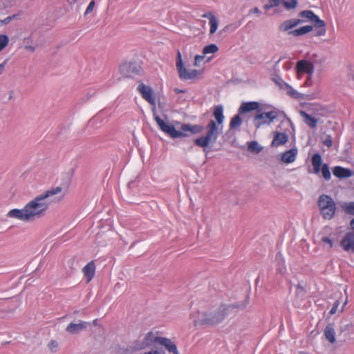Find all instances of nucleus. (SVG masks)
I'll return each instance as SVG.
<instances>
[{
	"instance_id": "obj_41",
	"label": "nucleus",
	"mask_w": 354,
	"mask_h": 354,
	"mask_svg": "<svg viewBox=\"0 0 354 354\" xmlns=\"http://www.w3.org/2000/svg\"><path fill=\"white\" fill-rule=\"evenodd\" d=\"M339 305V301L338 300H336L330 310V315H334L337 312Z\"/></svg>"
},
{
	"instance_id": "obj_53",
	"label": "nucleus",
	"mask_w": 354,
	"mask_h": 354,
	"mask_svg": "<svg viewBox=\"0 0 354 354\" xmlns=\"http://www.w3.org/2000/svg\"><path fill=\"white\" fill-rule=\"evenodd\" d=\"M301 354H305L304 353H301Z\"/></svg>"
},
{
	"instance_id": "obj_10",
	"label": "nucleus",
	"mask_w": 354,
	"mask_h": 354,
	"mask_svg": "<svg viewBox=\"0 0 354 354\" xmlns=\"http://www.w3.org/2000/svg\"><path fill=\"white\" fill-rule=\"evenodd\" d=\"M296 69L299 76L304 73H307L308 75V80L306 81L305 85H310L311 75L314 72L313 64L306 60H300L297 63Z\"/></svg>"
},
{
	"instance_id": "obj_49",
	"label": "nucleus",
	"mask_w": 354,
	"mask_h": 354,
	"mask_svg": "<svg viewBox=\"0 0 354 354\" xmlns=\"http://www.w3.org/2000/svg\"><path fill=\"white\" fill-rule=\"evenodd\" d=\"M351 228L354 230V218L351 220L350 223Z\"/></svg>"
},
{
	"instance_id": "obj_14",
	"label": "nucleus",
	"mask_w": 354,
	"mask_h": 354,
	"mask_svg": "<svg viewBox=\"0 0 354 354\" xmlns=\"http://www.w3.org/2000/svg\"><path fill=\"white\" fill-rule=\"evenodd\" d=\"M89 324L88 322L84 321H80V322L77 324L71 322L67 326L66 331L72 335L78 334L86 330Z\"/></svg>"
},
{
	"instance_id": "obj_36",
	"label": "nucleus",
	"mask_w": 354,
	"mask_h": 354,
	"mask_svg": "<svg viewBox=\"0 0 354 354\" xmlns=\"http://www.w3.org/2000/svg\"><path fill=\"white\" fill-rule=\"evenodd\" d=\"M274 82L277 84L281 89H285L288 86V83L285 82L280 76H277L273 78Z\"/></svg>"
},
{
	"instance_id": "obj_24",
	"label": "nucleus",
	"mask_w": 354,
	"mask_h": 354,
	"mask_svg": "<svg viewBox=\"0 0 354 354\" xmlns=\"http://www.w3.org/2000/svg\"><path fill=\"white\" fill-rule=\"evenodd\" d=\"M324 335L326 339L331 344L335 342V332L333 324H328L324 329Z\"/></svg>"
},
{
	"instance_id": "obj_37",
	"label": "nucleus",
	"mask_w": 354,
	"mask_h": 354,
	"mask_svg": "<svg viewBox=\"0 0 354 354\" xmlns=\"http://www.w3.org/2000/svg\"><path fill=\"white\" fill-rule=\"evenodd\" d=\"M345 211L347 214L354 215V202H351L346 204Z\"/></svg>"
},
{
	"instance_id": "obj_28",
	"label": "nucleus",
	"mask_w": 354,
	"mask_h": 354,
	"mask_svg": "<svg viewBox=\"0 0 354 354\" xmlns=\"http://www.w3.org/2000/svg\"><path fill=\"white\" fill-rule=\"evenodd\" d=\"M164 342L165 343L163 346L169 353H171L172 354H179L177 346L171 339L167 338V339L165 340Z\"/></svg>"
},
{
	"instance_id": "obj_4",
	"label": "nucleus",
	"mask_w": 354,
	"mask_h": 354,
	"mask_svg": "<svg viewBox=\"0 0 354 354\" xmlns=\"http://www.w3.org/2000/svg\"><path fill=\"white\" fill-rule=\"evenodd\" d=\"M167 337L156 336L151 331L148 332L142 339H138L133 342L132 345L127 348L129 354L133 351H140L149 347L158 348L159 345L163 346Z\"/></svg>"
},
{
	"instance_id": "obj_16",
	"label": "nucleus",
	"mask_w": 354,
	"mask_h": 354,
	"mask_svg": "<svg viewBox=\"0 0 354 354\" xmlns=\"http://www.w3.org/2000/svg\"><path fill=\"white\" fill-rule=\"evenodd\" d=\"M340 245L345 251L354 252V233H347L342 239Z\"/></svg>"
},
{
	"instance_id": "obj_46",
	"label": "nucleus",
	"mask_w": 354,
	"mask_h": 354,
	"mask_svg": "<svg viewBox=\"0 0 354 354\" xmlns=\"http://www.w3.org/2000/svg\"><path fill=\"white\" fill-rule=\"evenodd\" d=\"M6 63H7V60H5V61H3V62L0 64V75H1V74L3 73V71H4Z\"/></svg>"
},
{
	"instance_id": "obj_6",
	"label": "nucleus",
	"mask_w": 354,
	"mask_h": 354,
	"mask_svg": "<svg viewBox=\"0 0 354 354\" xmlns=\"http://www.w3.org/2000/svg\"><path fill=\"white\" fill-rule=\"evenodd\" d=\"M232 308L234 306L221 304L216 309L207 312V326H215L222 322Z\"/></svg>"
},
{
	"instance_id": "obj_40",
	"label": "nucleus",
	"mask_w": 354,
	"mask_h": 354,
	"mask_svg": "<svg viewBox=\"0 0 354 354\" xmlns=\"http://www.w3.org/2000/svg\"><path fill=\"white\" fill-rule=\"evenodd\" d=\"M95 4V0H92L89 3V4L88 5V6L86 9V11H85V13H84L85 15L89 14L90 12H91L93 11Z\"/></svg>"
},
{
	"instance_id": "obj_23",
	"label": "nucleus",
	"mask_w": 354,
	"mask_h": 354,
	"mask_svg": "<svg viewBox=\"0 0 354 354\" xmlns=\"http://www.w3.org/2000/svg\"><path fill=\"white\" fill-rule=\"evenodd\" d=\"M300 115L304 119V122L311 129H315L317 127L318 120L312 117L306 112L301 111Z\"/></svg>"
},
{
	"instance_id": "obj_20",
	"label": "nucleus",
	"mask_w": 354,
	"mask_h": 354,
	"mask_svg": "<svg viewBox=\"0 0 354 354\" xmlns=\"http://www.w3.org/2000/svg\"><path fill=\"white\" fill-rule=\"evenodd\" d=\"M288 140V136L286 133L276 132L271 145L272 147H279L286 144Z\"/></svg>"
},
{
	"instance_id": "obj_12",
	"label": "nucleus",
	"mask_w": 354,
	"mask_h": 354,
	"mask_svg": "<svg viewBox=\"0 0 354 354\" xmlns=\"http://www.w3.org/2000/svg\"><path fill=\"white\" fill-rule=\"evenodd\" d=\"M137 89L146 101H147L151 105H155V97L153 96V90L150 86H146L143 83H141L138 86Z\"/></svg>"
},
{
	"instance_id": "obj_33",
	"label": "nucleus",
	"mask_w": 354,
	"mask_h": 354,
	"mask_svg": "<svg viewBox=\"0 0 354 354\" xmlns=\"http://www.w3.org/2000/svg\"><path fill=\"white\" fill-rule=\"evenodd\" d=\"M284 90L287 91V93L295 99H299L300 97V93L295 90L290 85L288 84Z\"/></svg>"
},
{
	"instance_id": "obj_30",
	"label": "nucleus",
	"mask_w": 354,
	"mask_h": 354,
	"mask_svg": "<svg viewBox=\"0 0 354 354\" xmlns=\"http://www.w3.org/2000/svg\"><path fill=\"white\" fill-rule=\"evenodd\" d=\"M209 24L210 26L209 33L212 35L216 31L218 24L216 18L214 15H211Z\"/></svg>"
},
{
	"instance_id": "obj_22",
	"label": "nucleus",
	"mask_w": 354,
	"mask_h": 354,
	"mask_svg": "<svg viewBox=\"0 0 354 354\" xmlns=\"http://www.w3.org/2000/svg\"><path fill=\"white\" fill-rule=\"evenodd\" d=\"M83 272L87 279V281H90L95 275V266L93 261H90L83 268Z\"/></svg>"
},
{
	"instance_id": "obj_26",
	"label": "nucleus",
	"mask_w": 354,
	"mask_h": 354,
	"mask_svg": "<svg viewBox=\"0 0 354 354\" xmlns=\"http://www.w3.org/2000/svg\"><path fill=\"white\" fill-rule=\"evenodd\" d=\"M240 115L241 114L238 113L237 115H235L234 116H233L232 118L231 119V121L230 122V130L236 129L237 128L240 127V126L241 125L242 120H241Z\"/></svg>"
},
{
	"instance_id": "obj_9",
	"label": "nucleus",
	"mask_w": 354,
	"mask_h": 354,
	"mask_svg": "<svg viewBox=\"0 0 354 354\" xmlns=\"http://www.w3.org/2000/svg\"><path fill=\"white\" fill-rule=\"evenodd\" d=\"M278 116L277 111L272 110L268 112H261L258 110L254 119V123L256 127L259 128L261 125L270 124Z\"/></svg>"
},
{
	"instance_id": "obj_25",
	"label": "nucleus",
	"mask_w": 354,
	"mask_h": 354,
	"mask_svg": "<svg viewBox=\"0 0 354 354\" xmlns=\"http://www.w3.org/2000/svg\"><path fill=\"white\" fill-rule=\"evenodd\" d=\"M322 163V158L319 153H315L312 157V165L313 166V172L318 174L320 172V168Z\"/></svg>"
},
{
	"instance_id": "obj_45",
	"label": "nucleus",
	"mask_w": 354,
	"mask_h": 354,
	"mask_svg": "<svg viewBox=\"0 0 354 354\" xmlns=\"http://www.w3.org/2000/svg\"><path fill=\"white\" fill-rule=\"evenodd\" d=\"M11 19H12V17H10V16L7 17L5 19L0 20V24H7L11 21Z\"/></svg>"
},
{
	"instance_id": "obj_48",
	"label": "nucleus",
	"mask_w": 354,
	"mask_h": 354,
	"mask_svg": "<svg viewBox=\"0 0 354 354\" xmlns=\"http://www.w3.org/2000/svg\"><path fill=\"white\" fill-rule=\"evenodd\" d=\"M175 92L176 93H184L185 91L184 90H182V89L176 88L175 89Z\"/></svg>"
},
{
	"instance_id": "obj_31",
	"label": "nucleus",
	"mask_w": 354,
	"mask_h": 354,
	"mask_svg": "<svg viewBox=\"0 0 354 354\" xmlns=\"http://www.w3.org/2000/svg\"><path fill=\"white\" fill-rule=\"evenodd\" d=\"M282 5L287 9H295L298 5L297 0H283Z\"/></svg>"
},
{
	"instance_id": "obj_8",
	"label": "nucleus",
	"mask_w": 354,
	"mask_h": 354,
	"mask_svg": "<svg viewBox=\"0 0 354 354\" xmlns=\"http://www.w3.org/2000/svg\"><path fill=\"white\" fill-rule=\"evenodd\" d=\"M176 67L181 80H190L196 78L199 74L198 71L196 69H187L183 66L182 56L180 50H178Z\"/></svg>"
},
{
	"instance_id": "obj_7",
	"label": "nucleus",
	"mask_w": 354,
	"mask_h": 354,
	"mask_svg": "<svg viewBox=\"0 0 354 354\" xmlns=\"http://www.w3.org/2000/svg\"><path fill=\"white\" fill-rule=\"evenodd\" d=\"M153 117L160 130L168 134L172 138L187 136V134L183 131L176 130L174 125L165 122L163 120H162L158 115L155 114L154 113Z\"/></svg>"
},
{
	"instance_id": "obj_38",
	"label": "nucleus",
	"mask_w": 354,
	"mask_h": 354,
	"mask_svg": "<svg viewBox=\"0 0 354 354\" xmlns=\"http://www.w3.org/2000/svg\"><path fill=\"white\" fill-rule=\"evenodd\" d=\"M204 58H205V55H196L195 56V59H194V66H199L201 62L203 61Z\"/></svg>"
},
{
	"instance_id": "obj_21",
	"label": "nucleus",
	"mask_w": 354,
	"mask_h": 354,
	"mask_svg": "<svg viewBox=\"0 0 354 354\" xmlns=\"http://www.w3.org/2000/svg\"><path fill=\"white\" fill-rule=\"evenodd\" d=\"M204 129V126L201 124H183L181 126V129L184 133L189 131L193 134H198L201 133Z\"/></svg>"
},
{
	"instance_id": "obj_35",
	"label": "nucleus",
	"mask_w": 354,
	"mask_h": 354,
	"mask_svg": "<svg viewBox=\"0 0 354 354\" xmlns=\"http://www.w3.org/2000/svg\"><path fill=\"white\" fill-rule=\"evenodd\" d=\"M9 42V37L6 35H0V52L7 46Z\"/></svg>"
},
{
	"instance_id": "obj_27",
	"label": "nucleus",
	"mask_w": 354,
	"mask_h": 354,
	"mask_svg": "<svg viewBox=\"0 0 354 354\" xmlns=\"http://www.w3.org/2000/svg\"><path fill=\"white\" fill-rule=\"evenodd\" d=\"M248 149L250 152L257 154L262 151L263 147L259 145L257 141L253 140L248 142Z\"/></svg>"
},
{
	"instance_id": "obj_39",
	"label": "nucleus",
	"mask_w": 354,
	"mask_h": 354,
	"mask_svg": "<svg viewBox=\"0 0 354 354\" xmlns=\"http://www.w3.org/2000/svg\"><path fill=\"white\" fill-rule=\"evenodd\" d=\"M324 145L330 147L333 145V139L330 135H327L323 141Z\"/></svg>"
},
{
	"instance_id": "obj_5",
	"label": "nucleus",
	"mask_w": 354,
	"mask_h": 354,
	"mask_svg": "<svg viewBox=\"0 0 354 354\" xmlns=\"http://www.w3.org/2000/svg\"><path fill=\"white\" fill-rule=\"evenodd\" d=\"M318 206L324 218L330 220L334 216L336 206L335 201L330 196L321 195L318 200Z\"/></svg>"
},
{
	"instance_id": "obj_43",
	"label": "nucleus",
	"mask_w": 354,
	"mask_h": 354,
	"mask_svg": "<svg viewBox=\"0 0 354 354\" xmlns=\"http://www.w3.org/2000/svg\"><path fill=\"white\" fill-rule=\"evenodd\" d=\"M249 13H254V14H258L260 15L261 13V10L257 8L254 7L250 10Z\"/></svg>"
},
{
	"instance_id": "obj_11",
	"label": "nucleus",
	"mask_w": 354,
	"mask_h": 354,
	"mask_svg": "<svg viewBox=\"0 0 354 354\" xmlns=\"http://www.w3.org/2000/svg\"><path fill=\"white\" fill-rule=\"evenodd\" d=\"M120 71L124 76L132 77L134 75H139L142 68L138 63L129 62L122 64L120 66Z\"/></svg>"
},
{
	"instance_id": "obj_13",
	"label": "nucleus",
	"mask_w": 354,
	"mask_h": 354,
	"mask_svg": "<svg viewBox=\"0 0 354 354\" xmlns=\"http://www.w3.org/2000/svg\"><path fill=\"white\" fill-rule=\"evenodd\" d=\"M189 317L195 326H207V323H206L207 322V312L194 311L190 314Z\"/></svg>"
},
{
	"instance_id": "obj_51",
	"label": "nucleus",
	"mask_w": 354,
	"mask_h": 354,
	"mask_svg": "<svg viewBox=\"0 0 354 354\" xmlns=\"http://www.w3.org/2000/svg\"><path fill=\"white\" fill-rule=\"evenodd\" d=\"M12 93H13V92L12 91V92L10 93V97H9V98H10V99H11V98H12Z\"/></svg>"
},
{
	"instance_id": "obj_42",
	"label": "nucleus",
	"mask_w": 354,
	"mask_h": 354,
	"mask_svg": "<svg viewBox=\"0 0 354 354\" xmlns=\"http://www.w3.org/2000/svg\"><path fill=\"white\" fill-rule=\"evenodd\" d=\"M322 241L324 243H326L328 244L330 248L333 247V241L330 238H328V237H323L322 239Z\"/></svg>"
},
{
	"instance_id": "obj_34",
	"label": "nucleus",
	"mask_w": 354,
	"mask_h": 354,
	"mask_svg": "<svg viewBox=\"0 0 354 354\" xmlns=\"http://www.w3.org/2000/svg\"><path fill=\"white\" fill-rule=\"evenodd\" d=\"M283 0H269L268 3L266 4L263 8L265 10H268L272 8L277 7L282 4Z\"/></svg>"
},
{
	"instance_id": "obj_32",
	"label": "nucleus",
	"mask_w": 354,
	"mask_h": 354,
	"mask_svg": "<svg viewBox=\"0 0 354 354\" xmlns=\"http://www.w3.org/2000/svg\"><path fill=\"white\" fill-rule=\"evenodd\" d=\"M218 50V47L217 45L214 44H211L209 45L205 46L203 50V55H207L209 53H214Z\"/></svg>"
},
{
	"instance_id": "obj_15",
	"label": "nucleus",
	"mask_w": 354,
	"mask_h": 354,
	"mask_svg": "<svg viewBox=\"0 0 354 354\" xmlns=\"http://www.w3.org/2000/svg\"><path fill=\"white\" fill-rule=\"evenodd\" d=\"M298 153V149L297 147H292L289 150H287L283 153H280V158L279 160L286 163V164H290L293 162L297 158Z\"/></svg>"
},
{
	"instance_id": "obj_52",
	"label": "nucleus",
	"mask_w": 354,
	"mask_h": 354,
	"mask_svg": "<svg viewBox=\"0 0 354 354\" xmlns=\"http://www.w3.org/2000/svg\"><path fill=\"white\" fill-rule=\"evenodd\" d=\"M96 322H97V319H95V320L93 321V324H96Z\"/></svg>"
},
{
	"instance_id": "obj_47",
	"label": "nucleus",
	"mask_w": 354,
	"mask_h": 354,
	"mask_svg": "<svg viewBox=\"0 0 354 354\" xmlns=\"http://www.w3.org/2000/svg\"><path fill=\"white\" fill-rule=\"evenodd\" d=\"M211 15H212V13H211V12H207V13L204 14V15H203V17H205V18H208V19H210V17H211Z\"/></svg>"
},
{
	"instance_id": "obj_44",
	"label": "nucleus",
	"mask_w": 354,
	"mask_h": 354,
	"mask_svg": "<svg viewBox=\"0 0 354 354\" xmlns=\"http://www.w3.org/2000/svg\"><path fill=\"white\" fill-rule=\"evenodd\" d=\"M147 354H165V352L161 350H151Z\"/></svg>"
},
{
	"instance_id": "obj_19",
	"label": "nucleus",
	"mask_w": 354,
	"mask_h": 354,
	"mask_svg": "<svg viewBox=\"0 0 354 354\" xmlns=\"http://www.w3.org/2000/svg\"><path fill=\"white\" fill-rule=\"evenodd\" d=\"M213 116L215 118L216 124L220 127L221 130L223 128V123L225 119V116L223 115V107L222 105L216 106L214 109Z\"/></svg>"
},
{
	"instance_id": "obj_17",
	"label": "nucleus",
	"mask_w": 354,
	"mask_h": 354,
	"mask_svg": "<svg viewBox=\"0 0 354 354\" xmlns=\"http://www.w3.org/2000/svg\"><path fill=\"white\" fill-rule=\"evenodd\" d=\"M335 176L338 178H347L353 176V172L348 168H344L341 166H336L333 169Z\"/></svg>"
},
{
	"instance_id": "obj_3",
	"label": "nucleus",
	"mask_w": 354,
	"mask_h": 354,
	"mask_svg": "<svg viewBox=\"0 0 354 354\" xmlns=\"http://www.w3.org/2000/svg\"><path fill=\"white\" fill-rule=\"evenodd\" d=\"M207 132L205 136L194 140V143L200 147L203 148L205 152H208L207 148L209 145L216 143L220 135V127L216 124V121L210 120L205 127Z\"/></svg>"
},
{
	"instance_id": "obj_29",
	"label": "nucleus",
	"mask_w": 354,
	"mask_h": 354,
	"mask_svg": "<svg viewBox=\"0 0 354 354\" xmlns=\"http://www.w3.org/2000/svg\"><path fill=\"white\" fill-rule=\"evenodd\" d=\"M320 172H322V176L325 180L328 181L330 179L331 174L328 164L324 163L322 165V168H320Z\"/></svg>"
},
{
	"instance_id": "obj_1",
	"label": "nucleus",
	"mask_w": 354,
	"mask_h": 354,
	"mask_svg": "<svg viewBox=\"0 0 354 354\" xmlns=\"http://www.w3.org/2000/svg\"><path fill=\"white\" fill-rule=\"evenodd\" d=\"M298 16L301 19H290L284 21L279 27L281 32H288V35L299 37L311 32L315 29V36H324L326 33V26L313 11L305 10L300 12Z\"/></svg>"
},
{
	"instance_id": "obj_50",
	"label": "nucleus",
	"mask_w": 354,
	"mask_h": 354,
	"mask_svg": "<svg viewBox=\"0 0 354 354\" xmlns=\"http://www.w3.org/2000/svg\"><path fill=\"white\" fill-rule=\"evenodd\" d=\"M26 48H28V49H30L32 51H34L35 49L34 47H32L31 46H26Z\"/></svg>"
},
{
	"instance_id": "obj_18",
	"label": "nucleus",
	"mask_w": 354,
	"mask_h": 354,
	"mask_svg": "<svg viewBox=\"0 0 354 354\" xmlns=\"http://www.w3.org/2000/svg\"><path fill=\"white\" fill-rule=\"evenodd\" d=\"M259 103L257 102H243L238 109L239 114H243L254 110H257Z\"/></svg>"
},
{
	"instance_id": "obj_2",
	"label": "nucleus",
	"mask_w": 354,
	"mask_h": 354,
	"mask_svg": "<svg viewBox=\"0 0 354 354\" xmlns=\"http://www.w3.org/2000/svg\"><path fill=\"white\" fill-rule=\"evenodd\" d=\"M62 190V188L59 186L48 189L27 203L24 208L10 209L7 214V217L24 222H30L39 218L45 214L48 208L49 204L46 200L50 196L60 193Z\"/></svg>"
}]
</instances>
